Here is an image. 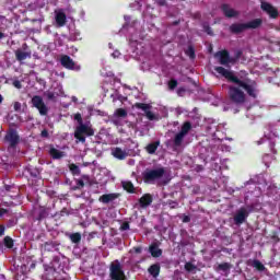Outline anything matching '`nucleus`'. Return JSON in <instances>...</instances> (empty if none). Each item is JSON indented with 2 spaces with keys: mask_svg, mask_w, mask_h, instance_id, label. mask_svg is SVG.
<instances>
[{
  "mask_svg": "<svg viewBox=\"0 0 280 280\" xmlns=\"http://www.w3.org/2000/svg\"><path fill=\"white\" fill-rule=\"evenodd\" d=\"M165 176V167L147 168L142 173L143 183L147 185H154L156 180H161Z\"/></svg>",
  "mask_w": 280,
  "mask_h": 280,
  "instance_id": "4",
  "label": "nucleus"
},
{
  "mask_svg": "<svg viewBox=\"0 0 280 280\" xmlns=\"http://www.w3.org/2000/svg\"><path fill=\"white\" fill-rule=\"evenodd\" d=\"M2 38H5V33L0 32V40H2Z\"/></svg>",
  "mask_w": 280,
  "mask_h": 280,
  "instance_id": "51",
  "label": "nucleus"
},
{
  "mask_svg": "<svg viewBox=\"0 0 280 280\" xmlns=\"http://www.w3.org/2000/svg\"><path fill=\"white\" fill-rule=\"evenodd\" d=\"M60 65L61 67H63L65 69H69L70 71H73V69H75V61H73V59L68 55L61 56Z\"/></svg>",
  "mask_w": 280,
  "mask_h": 280,
  "instance_id": "13",
  "label": "nucleus"
},
{
  "mask_svg": "<svg viewBox=\"0 0 280 280\" xmlns=\"http://www.w3.org/2000/svg\"><path fill=\"white\" fill-rule=\"evenodd\" d=\"M69 215V210H67V208H63L62 210H61V215Z\"/></svg>",
  "mask_w": 280,
  "mask_h": 280,
  "instance_id": "48",
  "label": "nucleus"
},
{
  "mask_svg": "<svg viewBox=\"0 0 280 280\" xmlns=\"http://www.w3.org/2000/svg\"><path fill=\"white\" fill-rule=\"evenodd\" d=\"M214 58H218L220 65H223L224 67L235 62V59L231 58V54L226 49L217 51Z\"/></svg>",
  "mask_w": 280,
  "mask_h": 280,
  "instance_id": "8",
  "label": "nucleus"
},
{
  "mask_svg": "<svg viewBox=\"0 0 280 280\" xmlns=\"http://www.w3.org/2000/svg\"><path fill=\"white\" fill-rule=\"evenodd\" d=\"M185 88H179L178 90H177V95H183V93H185Z\"/></svg>",
  "mask_w": 280,
  "mask_h": 280,
  "instance_id": "47",
  "label": "nucleus"
},
{
  "mask_svg": "<svg viewBox=\"0 0 280 280\" xmlns=\"http://www.w3.org/2000/svg\"><path fill=\"white\" fill-rule=\"evenodd\" d=\"M159 145H161V141L149 143L145 148L148 154H156V150H159Z\"/></svg>",
  "mask_w": 280,
  "mask_h": 280,
  "instance_id": "24",
  "label": "nucleus"
},
{
  "mask_svg": "<svg viewBox=\"0 0 280 280\" xmlns=\"http://www.w3.org/2000/svg\"><path fill=\"white\" fill-rule=\"evenodd\" d=\"M113 156L115 159H118V161L126 160V156H128V153L126 151L121 150V148H115L113 151Z\"/></svg>",
  "mask_w": 280,
  "mask_h": 280,
  "instance_id": "22",
  "label": "nucleus"
},
{
  "mask_svg": "<svg viewBox=\"0 0 280 280\" xmlns=\"http://www.w3.org/2000/svg\"><path fill=\"white\" fill-rule=\"evenodd\" d=\"M154 202V197H152L151 194H144L142 197L139 199V205L141 209H148L150 205Z\"/></svg>",
  "mask_w": 280,
  "mask_h": 280,
  "instance_id": "14",
  "label": "nucleus"
},
{
  "mask_svg": "<svg viewBox=\"0 0 280 280\" xmlns=\"http://www.w3.org/2000/svg\"><path fill=\"white\" fill-rule=\"evenodd\" d=\"M84 183L91 185V177L89 175H82L81 179H75L74 189H83Z\"/></svg>",
  "mask_w": 280,
  "mask_h": 280,
  "instance_id": "20",
  "label": "nucleus"
},
{
  "mask_svg": "<svg viewBox=\"0 0 280 280\" xmlns=\"http://www.w3.org/2000/svg\"><path fill=\"white\" fill-rule=\"evenodd\" d=\"M13 86L15 89H23V84H21V81L19 80L13 81Z\"/></svg>",
  "mask_w": 280,
  "mask_h": 280,
  "instance_id": "42",
  "label": "nucleus"
},
{
  "mask_svg": "<svg viewBox=\"0 0 280 280\" xmlns=\"http://www.w3.org/2000/svg\"><path fill=\"white\" fill-rule=\"evenodd\" d=\"M270 148H275V143L273 142H270Z\"/></svg>",
  "mask_w": 280,
  "mask_h": 280,
  "instance_id": "56",
  "label": "nucleus"
},
{
  "mask_svg": "<svg viewBox=\"0 0 280 280\" xmlns=\"http://www.w3.org/2000/svg\"><path fill=\"white\" fill-rule=\"evenodd\" d=\"M121 185L125 191L128 194H135V184H132V182H122Z\"/></svg>",
  "mask_w": 280,
  "mask_h": 280,
  "instance_id": "26",
  "label": "nucleus"
},
{
  "mask_svg": "<svg viewBox=\"0 0 280 280\" xmlns=\"http://www.w3.org/2000/svg\"><path fill=\"white\" fill-rule=\"evenodd\" d=\"M260 8L262 12H266L270 16V19L279 18V10L269 2H261Z\"/></svg>",
  "mask_w": 280,
  "mask_h": 280,
  "instance_id": "11",
  "label": "nucleus"
},
{
  "mask_svg": "<svg viewBox=\"0 0 280 280\" xmlns=\"http://www.w3.org/2000/svg\"><path fill=\"white\" fill-rule=\"evenodd\" d=\"M119 198V194L117 192H110V194H105L98 198L103 205H108V202H113L114 200H117Z\"/></svg>",
  "mask_w": 280,
  "mask_h": 280,
  "instance_id": "16",
  "label": "nucleus"
},
{
  "mask_svg": "<svg viewBox=\"0 0 280 280\" xmlns=\"http://www.w3.org/2000/svg\"><path fill=\"white\" fill-rule=\"evenodd\" d=\"M266 159H268V154L262 156V161H266Z\"/></svg>",
  "mask_w": 280,
  "mask_h": 280,
  "instance_id": "54",
  "label": "nucleus"
},
{
  "mask_svg": "<svg viewBox=\"0 0 280 280\" xmlns=\"http://www.w3.org/2000/svg\"><path fill=\"white\" fill-rule=\"evenodd\" d=\"M5 233V226L4 225H0V237L3 236Z\"/></svg>",
  "mask_w": 280,
  "mask_h": 280,
  "instance_id": "45",
  "label": "nucleus"
},
{
  "mask_svg": "<svg viewBox=\"0 0 280 280\" xmlns=\"http://www.w3.org/2000/svg\"><path fill=\"white\" fill-rule=\"evenodd\" d=\"M248 210H246V208H241L240 210L236 211L233 218L234 224L236 226H242V224H244V222H246V220L248 219Z\"/></svg>",
  "mask_w": 280,
  "mask_h": 280,
  "instance_id": "9",
  "label": "nucleus"
},
{
  "mask_svg": "<svg viewBox=\"0 0 280 280\" xmlns=\"http://www.w3.org/2000/svg\"><path fill=\"white\" fill-rule=\"evenodd\" d=\"M69 240L72 244H80V242H82V234H80V232L72 233L69 235Z\"/></svg>",
  "mask_w": 280,
  "mask_h": 280,
  "instance_id": "27",
  "label": "nucleus"
},
{
  "mask_svg": "<svg viewBox=\"0 0 280 280\" xmlns=\"http://www.w3.org/2000/svg\"><path fill=\"white\" fill-rule=\"evenodd\" d=\"M32 104H33L34 108H37V110L39 112V115H42V117H45V115H47V113H49V107H47V105L43 101L42 96H39V95L33 96Z\"/></svg>",
  "mask_w": 280,
  "mask_h": 280,
  "instance_id": "7",
  "label": "nucleus"
},
{
  "mask_svg": "<svg viewBox=\"0 0 280 280\" xmlns=\"http://www.w3.org/2000/svg\"><path fill=\"white\" fill-rule=\"evenodd\" d=\"M0 104H3V95L0 94Z\"/></svg>",
  "mask_w": 280,
  "mask_h": 280,
  "instance_id": "53",
  "label": "nucleus"
},
{
  "mask_svg": "<svg viewBox=\"0 0 280 280\" xmlns=\"http://www.w3.org/2000/svg\"><path fill=\"white\" fill-rule=\"evenodd\" d=\"M265 165H266L267 167H269L268 163H265Z\"/></svg>",
  "mask_w": 280,
  "mask_h": 280,
  "instance_id": "59",
  "label": "nucleus"
},
{
  "mask_svg": "<svg viewBox=\"0 0 280 280\" xmlns=\"http://www.w3.org/2000/svg\"><path fill=\"white\" fill-rule=\"evenodd\" d=\"M205 31L207 32V34H209V36H213V31H211V26H205Z\"/></svg>",
  "mask_w": 280,
  "mask_h": 280,
  "instance_id": "43",
  "label": "nucleus"
},
{
  "mask_svg": "<svg viewBox=\"0 0 280 280\" xmlns=\"http://www.w3.org/2000/svg\"><path fill=\"white\" fill-rule=\"evenodd\" d=\"M69 170L72 176H80L81 174L80 166H78L77 164H69Z\"/></svg>",
  "mask_w": 280,
  "mask_h": 280,
  "instance_id": "28",
  "label": "nucleus"
},
{
  "mask_svg": "<svg viewBox=\"0 0 280 280\" xmlns=\"http://www.w3.org/2000/svg\"><path fill=\"white\" fill-rule=\"evenodd\" d=\"M186 55L189 56L190 60H194L196 58V49H194L192 46H189L186 50Z\"/></svg>",
  "mask_w": 280,
  "mask_h": 280,
  "instance_id": "33",
  "label": "nucleus"
},
{
  "mask_svg": "<svg viewBox=\"0 0 280 280\" xmlns=\"http://www.w3.org/2000/svg\"><path fill=\"white\" fill-rule=\"evenodd\" d=\"M135 108H138L139 110H143L149 121H154V119H156V115H154V113L150 110V108H152V105L147 103H136Z\"/></svg>",
  "mask_w": 280,
  "mask_h": 280,
  "instance_id": "10",
  "label": "nucleus"
},
{
  "mask_svg": "<svg viewBox=\"0 0 280 280\" xmlns=\"http://www.w3.org/2000/svg\"><path fill=\"white\" fill-rule=\"evenodd\" d=\"M13 108L15 113H19L21 110V103L20 102H14Z\"/></svg>",
  "mask_w": 280,
  "mask_h": 280,
  "instance_id": "41",
  "label": "nucleus"
},
{
  "mask_svg": "<svg viewBox=\"0 0 280 280\" xmlns=\"http://www.w3.org/2000/svg\"><path fill=\"white\" fill-rule=\"evenodd\" d=\"M221 10L224 16H226V19H235V16H240V11L231 9V7L228 3L222 4Z\"/></svg>",
  "mask_w": 280,
  "mask_h": 280,
  "instance_id": "12",
  "label": "nucleus"
},
{
  "mask_svg": "<svg viewBox=\"0 0 280 280\" xmlns=\"http://www.w3.org/2000/svg\"><path fill=\"white\" fill-rule=\"evenodd\" d=\"M5 213H8V209L0 208V218H2V215H5Z\"/></svg>",
  "mask_w": 280,
  "mask_h": 280,
  "instance_id": "44",
  "label": "nucleus"
},
{
  "mask_svg": "<svg viewBox=\"0 0 280 280\" xmlns=\"http://www.w3.org/2000/svg\"><path fill=\"white\" fill-rule=\"evenodd\" d=\"M133 250L137 255H141L142 248L141 247H133Z\"/></svg>",
  "mask_w": 280,
  "mask_h": 280,
  "instance_id": "46",
  "label": "nucleus"
},
{
  "mask_svg": "<svg viewBox=\"0 0 280 280\" xmlns=\"http://www.w3.org/2000/svg\"><path fill=\"white\" fill-rule=\"evenodd\" d=\"M168 91H174L178 86V81L176 79H171L167 83Z\"/></svg>",
  "mask_w": 280,
  "mask_h": 280,
  "instance_id": "34",
  "label": "nucleus"
},
{
  "mask_svg": "<svg viewBox=\"0 0 280 280\" xmlns=\"http://www.w3.org/2000/svg\"><path fill=\"white\" fill-rule=\"evenodd\" d=\"M3 244L7 248H14V240H12L10 236H5L3 238Z\"/></svg>",
  "mask_w": 280,
  "mask_h": 280,
  "instance_id": "29",
  "label": "nucleus"
},
{
  "mask_svg": "<svg viewBox=\"0 0 280 280\" xmlns=\"http://www.w3.org/2000/svg\"><path fill=\"white\" fill-rule=\"evenodd\" d=\"M179 245H180V246H187V243H186V242L180 241Z\"/></svg>",
  "mask_w": 280,
  "mask_h": 280,
  "instance_id": "52",
  "label": "nucleus"
},
{
  "mask_svg": "<svg viewBox=\"0 0 280 280\" xmlns=\"http://www.w3.org/2000/svg\"><path fill=\"white\" fill-rule=\"evenodd\" d=\"M272 238H273V240H279V236H273Z\"/></svg>",
  "mask_w": 280,
  "mask_h": 280,
  "instance_id": "58",
  "label": "nucleus"
},
{
  "mask_svg": "<svg viewBox=\"0 0 280 280\" xmlns=\"http://www.w3.org/2000/svg\"><path fill=\"white\" fill-rule=\"evenodd\" d=\"M183 222H191V218H189V215H185Z\"/></svg>",
  "mask_w": 280,
  "mask_h": 280,
  "instance_id": "49",
  "label": "nucleus"
},
{
  "mask_svg": "<svg viewBox=\"0 0 280 280\" xmlns=\"http://www.w3.org/2000/svg\"><path fill=\"white\" fill-rule=\"evenodd\" d=\"M47 215H49V212L47 211V209L45 208H42L39 210V213H38V217H37V220H45V218H47Z\"/></svg>",
  "mask_w": 280,
  "mask_h": 280,
  "instance_id": "35",
  "label": "nucleus"
},
{
  "mask_svg": "<svg viewBox=\"0 0 280 280\" xmlns=\"http://www.w3.org/2000/svg\"><path fill=\"white\" fill-rule=\"evenodd\" d=\"M264 143V140L258 141V145H261Z\"/></svg>",
  "mask_w": 280,
  "mask_h": 280,
  "instance_id": "55",
  "label": "nucleus"
},
{
  "mask_svg": "<svg viewBox=\"0 0 280 280\" xmlns=\"http://www.w3.org/2000/svg\"><path fill=\"white\" fill-rule=\"evenodd\" d=\"M48 154L51 156V159H54V161H58L65 156V152L56 149L54 144L49 145Z\"/></svg>",
  "mask_w": 280,
  "mask_h": 280,
  "instance_id": "15",
  "label": "nucleus"
},
{
  "mask_svg": "<svg viewBox=\"0 0 280 280\" xmlns=\"http://www.w3.org/2000/svg\"><path fill=\"white\" fill-rule=\"evenodd\" d=\"M262 23L264 20L261 19H255L247 23H234L230 25V32L231 34H242L245 30H258V27H261Z\"/></svg>",
  "mask_w": 280,
  "mask_h": 280,
  "instance_id": "3",
  "label": "nucleus"
},
{
  "mask_svg": "<svg viewBox=\"0 0 280 280\" xmlns=\"http://www.w3.org/2000/svg\"><path fill=\"white\" fill-rule=\"evenodd\" d=\"M74 121L78 126L74 129V139L80 143H86V137H95V129H93V124L91 121H85L82 119V114L77 113L74 115Z\"/></svg>",
  "mask_w": 280,
  "mask_h": 280,
  "instance_id": "2",
  "label": "nucleus"
},
{
  "mask_svg": "<svg viewBox=\"0 0 280 280\" xmlns=\"http://www.w3.org/2000/svg\"><path fill=\"white\" fill-rule=\"evenodd\" d=\"M191 130V122L190 121H185L182 125V128L179 130V133L184 135V137H187L189 135V131Z\"/></svg>",
  "mask_w": 280,
  "mask_h": 280,
  "instance_id": "25",
  "label": "nucleus"
},
{
  "mask_svg": "<svg viewBox=\"0 0 280 280\" xmlns=\"http://www.w3.org/2000/svg\"><path fill=\"white\" fill-rule=\"evenodd\" d=\"M35 178H36V174L35 175H33Z\"/></svg>",
  "mask_w": 280,
  "mask_h": 280,
  "instance_id": "60",
  "label": "nucleus"
},
{
  "mask_svg": "<svg viewBox=\"0 0 280 280\" xmlns=\"http://www.w3.org/2000/svg\"><path fill=\"white\" fill-rule=\"evenodd\" d=\"M253 267L256 268V270H259L260 272H264V270H266V267L259 260H254Z\"/></svg>",
  "mask_w": 280,
  "mask_h": 280,
  "instance_id": "31",
  "label": "nucleus"
},
{
  "mask_svg": "<svg viewBox=\"0 0 280 280\" xmlns=\"http://www.w3.org/2000/svg\"><path fill=\"white\" fill-rule=\"evenodd\" d=\"M27 47V44H23V49H25Z\"/></svg>",
  "mask_w": 280,
  "mask_h": 280,
  "instance_id": "57",
  "label": "nucleus"
},
{
  "mask_svg": "<svg viewBox=\"0 0 280 280\" xmlns=\"http://www.w3.org/2000/svg\"><path fill=\"white\" fill-rule=\"evenodd\" d=\"M109 279L110 280H128L126 273L124 272V267L119 260H114L109 265Z\"/></svg>",
  "mask_w": 280,
  "mask_h": 280,
  "instance_id": "5",
  "label": "nucleus"
},
{
  "mask_svg": "<svg viewBox=\"0 0 280 280\" xmlns=\"http://www.w3.org/2000/svg\"><path fill=\"white\" fill-rule=\"evenodd\" d=\"M217 270H221L222 272H229V270H231V264L222 262L218 265Z\"/></svg>",
  "mask_w": 280,
  "mask_h": 280,
  "instance_id": "30",
  "label": "nucleus"
},
{
  "mask_svg": "<svg viewBox=\"0 0 280 280\" xmlns=\"http://www.w3.org/2000/svg\"><path fill=\"white\" fill-rule=\"evenodd\" d=\"M121 231H128L130 230V223L124 222L120 226Z\"/></svg>",
  "mask_w": 280,
  "mask_h": 280,
  "instance_id": "40",
  "label": "nucleus"
},
{
  "mask_svg": "<svg viewBox=\"0 0 280 280\" xmlns=\"http://www.w3.org/2000/svg\"><path fill=\"white\" fill-rule=\"evenodd\" d=\"M40 137H43V139H49V131L47 129H43Z\"/></svg>",
  "mask_w": 280,
  "mask_h": 280,
  "instance_id": "39",
  "label": "nucleus"
},
{
  "mask_svg": "<svg viewBox=\"0 0 280 280\" xmlns=\"http://www.w3.org/2000/svg\"><path fill=\"white\" fill-rule=\"evenodd\" d=\"M149 253L152 257L159 258L161 255H163V249L159 248V244L153 243L149 246Z\"/></svg>",
  "mask_w": 280,
  "mask_h": 280,
  "instance_id": "19",
  "label": "nucleus"
},
{
  "mask_svg": "<svg viewBox=\"0 0 280 280\" xmlns=\"http://www.w3.org/2000/svg\"><path fill=\"white\" fill-rule=\"evenodd\" d=\"M115 116H116V117H122V118H125V117H128V112H127L126 109H124V108H117V109L115 110Z\"/></svg>",
  "mask_w": 280,
  "mask_h": 280,
  "instance_id": "32",
  "label": "nucleus"
},
{
  "mask_svg": "<svg viewBox=\"0 0 280 280\" xmlns=\"http://www.w3.org/2000/svg\"><path fill=\"white\" fill-rule=\"evenodd\" d=\"M54 97H55V95H54V93H48V100H54Z\"/></svg>",
  "mask_w": 280,
  "mask_h": 280,
  "instance_id": "50",
  "label": "nucleus"
},
{
  "mask_svg": "<svg viewBox=\"0 0 280 280\" xmlns=\"http://www.w3.org/2000/svg\"><path fill=\"white\" fill-rule=\"evenodd\" d=\"M155 3L160 8H163V7L167 5V0H155Z\"/></svg>",
  "mask_w": 280,
  "mask_h": 280,
  "instance_id": "37",
  "label": "nucleus"
},
{
  "mask_svg": "<svg viewBox=\"0 0 280 280\" xmlns=\"http://www.w3.org/2000/svg\"><path fill=\"white\" fill-rule=\"evenodd\" d=\"M185 270L187 272H194V270H196V265L191 264V262H186L185 264Z\"/></svg>",
  "mask_w": 280,
  "mask_h": 280,
  "instance_id": "36",
  "label": "nucleus"
},
{
  "mask_svg": "<svg viewBox=\"0 0 280 280\" xmlns=\"http://www.w3.org/2000/svg\"><path fill=\"white\" fill-rule=\"evenodd\" d=\"M185 137L183 133L177 132L173 139V145L174 148H180L183 145V142L185 141Z\"/></svg>",
  "mask_w": 280,
  "mask_h": 280,
  "instance_id": "23",
  "label": "nucleus"
},
{
  "mask_svg": "<svg viewBox=\"0 0 280 280\" xmlns=\"http://www.w3.org/2000/svg\"><path fill=\"white\" fill-rule=\"evenodd\" d=\"M55 21L57 23V27H65V25H67V14L62 11L57 12Z\"/></svg>",
  "mask_w": 280,
  "mask_h": 280,
  "instance_id": "17",
  "label": "nucleus"
},
{
  "mask_svg": "<svg viewBox=\"0 0 280 280\" xmlns=\"http://www.w3.org/2000/svg\"><path fill=\"white\" fill-rule=\"evenodd\" d=\"M242 54H243L242 50H236L235 51V55H234V58H233L234 62L242 58Z\"/></svg>",
  "mask_w": 280,
  "mask_h": 280,
  "instance_id": "38",
  "label": "nucleus"
},
{
  "mask_svg": "<svg viewBox=\"0 0 280 280\" xmlns=\"http://www.w3.org/2000/svg\"><path fill=\"white\" fill-rule=\"evenodd\" d=\"M5 143H9V148H16L19 143H21V136H19V131L16 129H9L4 136Z\"/></svg>",
  "mask_w": 280,
  "mask_h": 280,
  "instance_id": "6",
  "label": "nucleus"
},
{
  "mask_svg": "<svg viewBox=\"0 0 280 280\" xmlns=\"http://www.w3.org/2000/svg\"><path fill=\"white\" fill-rule=\"evenodd\" d=\"M214 71L222 75L229 83L228 96L232 104L235 106H242L246 104L247 95L252 100L259 97V88L257 81L252 80L248 77L237 74L234 71L228 70L222 66L214 68Z\"/></svg>",
  "mask_w": 280,
  "mask_h": 280,
  "instance_id": "1",
  "label": "nucleus"
},
{
  "mask_svg": "<svg viewBox=\"0 0 280 280\" xmlns=\"http://www.w3.org/2000/svg\"><path fill=\"white\" fill-rule=\"evenodd\" d=\"M149 275L153 277V279H156L159 275H161V265L160 264H153L148 268Z\"/></svg>",
  "mask_w": 280,
  "mask_h": 280,
  "instance_id": "21",
  "label": "nucleus"
},
{
  "mask_svg": "<svg viewBox=\"0 0 280 280\" xmlns=\"http://www.w3.org/2000/svg\"><path fill=\"white\" fill-rule=\"evenodd\" d=\"M14 54H15V60H18V62H23V60H27V58H32V51H23L21 49H16Z\"/></svg>",
  "mask_w": 280,
  "mask_h": 280,
  "instance_id": "18",
  "label": "nucleus"
}]
</instances>
